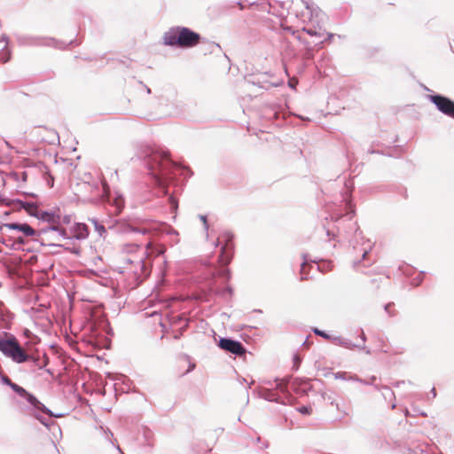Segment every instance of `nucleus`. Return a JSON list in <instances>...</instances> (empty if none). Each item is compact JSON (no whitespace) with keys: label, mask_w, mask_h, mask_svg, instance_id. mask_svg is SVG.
<instances>
[{"label":"nucleus","mask_w":454,"mask_h":454,"mask_svg":"<svg viewBox=\"0 0 454 454\" xmlns=\"http://www.w3.org/2000/svg\"><path fill=\"white\" fill-rule=\"evenodd\" d=\"M143 159L148 175L151 176L162 195L168 196L170 207L176 211L178 202L172 195L168 194V184L175 181L178 175L184 176V178L187 179L192 176V171L172 160L168 152L153 147H146L144 150Z\"/></svg>","instance_id":"nucleus-1"},{"label":"nucleus","mask_w":454,"mask_h":454,"mask_svg":"<svg viewBox=\"0 0 454 454\" xmlns=\"http://www.w3.org/2000/svg\"><path fill=\"white\" fill-rule=\"evenodd\" d=\"M3 334L4 337H0V352L4 356L11 358L16 364L31 361L38 369H43L48 364L47 357L41 363L39 357L27 354L13 334L6 332Z\"/></svg>","instance_id":"nucleus-2"},{"label":"nucleus","mask_w":454,"mask_h":454,"mask_svg":"<svg viewBox=\"0 0 454 454\" xmlns=\"http://www.w3.org/2000/svg\"><path fill=\"white\" fill-rule=\"evenodd\" d=\"M201 36L199 33L186 27H172L163 34L164 45L180 49H189L200 43Z\"/></svg>","instance_id":"nucleus-3"},{"label":"nucleus","mask_w":454,"mask_h":454,"mask_svg":"<svg viewBox=\"0 0 454 454\" xmlns=\"http://www.w3.org/2000/svg\"><path fill=\"white\" fill-rule=\"evenodd\" d=\"M222 237L224 240V245L222 247L218 256L220 266L215 269V274L228 281L231 278V270L227 266L231 263L234 255V235L231 231H226Z\"/></svg>","instance_id":"nucleus-4"},{"label":"nucleus","mask_w":454,"mask_h":454,"mask_svg":"<svg viewBox=\"0 0 454 454\" xmlns=\"http://www.w3.org/2000/svg\"><path fill=\"white\" fill-rule=\"evenodd\" d=\"M343 200L345 201L346 213L342 214L340 212H333L331 215L332 220L338 223V232L340 233L341 231H344L345 233H348L350 231H354L355 235H362V231H360V228L356 222L349 223L348 227L341 225L344 221L350 222L355 215V210L352 207L350 200L346 197L343 198Z\"/></svg>","instance_id":"nucleus-5"},{"label":"nucleus","mask_w":454,"mask_h":454,"mask_svg":"<svg viewBox=\"0 0 454 454\" xmlns=\"http://www.w3.org/2000/svg\"><path fill=\"white\" fill-rule=\"evenodd\" d=\"M114 229L116 232L125 235H145L150 232V230L145 226L144 222L135 220L120 221L115 225L109 227Z\"/></svg>","instance_id":"nucleus-6"},{"label":"nucleus","mask_w":454,"mask_h":454,"mask_svg":"<svg viewBox=\"0 0 454 454\" xmlns=\"http://www.w3.org/2000/svg\"><path fill=\"white\" fill-rule=\"evenodd\" d=\"M28 403L33 406L35 412L33 416L39 420L43 426L49 427L51 420L43 416L40 412L48 415L50 418H59L62 414H55L43 403H41L35 395H29Z\"/></svg>","instance_id":"nucleus-7"},{"label":"nucleus","mask_w":454,"mask_h":454,"mask_svg":"<svg viewBox=\"0 0 454 454\" xmlns=\"http://www.w3.org/2000/svg\"><path fill=\"white\" fill-rule=\"evenodd\" d=\"M427 98L439 112L451 118L454 116V101L452 99L441 94L428 95Z\"/></svg>","instance_id":"nucleus-8"},{"label":"nucleus","mask_w":454,"mask_h":454,"mask_svg":"<svg viewBox=\"0 0 454 454\" xmlns=\"http://www.w3.org/2000/svg\"><path fill=\"white\" fill-rule=\"evenodd\" d=\"M218 347L221 349L230 352L235 356H240L247 353V349L244 345L240 341L231 338H220Z\"/></svg>","instance_id":"nucleus-9"},{"label":"nucleus","mask_w":454,"mask_h":454,"mask_svg":"<svg viewBox=\"0 0 454 454\" xmlns=\"http://www.w3.org/2000/svg\"><path fill=\"white\" fill-rule=\"evenodd\" d=\"M103 190L106 196V200L111 203L115 207V214H120L124 207V198L121 194L116 193L114 197L109 193V186L106 182H103Z\"/></svg>","instance_id":"nucleus-10"},{"label":"nucleus","mask_w":454,"mask_h":454,"mask_svg":"<svg viewBox=\"0 0 454 454\" xmlns=\"http://www.w3.org/2000/svg\"><path fill=\"white\" fill-rule=\"evenodd\" d=\"M27 44L51 46V47L59 48V49L66 47V44L64 43H59L52 37H43V36L29 37Z\"/></svg>","instance_id":"nucleus-11"},{"label":"nucleus","mask_w":454,"mask_h":454,"mask_svg":"<svg viewBox=\"0 0 454 454\" xmlns=\"http://www.w3.org/2000/svg\"><path fill=\"white\" fill-rule=\"evenodd\" d=\"M37 219L50 223V225L60 224V209L54 211H39Z\"/></svg>","instance_id":"nucleus-12"},{"label":"nucleus","mask_w":454,"mask_h":454,"mask_svg":"<svg viewBox=\"0 0 454 454\" xmlns=\"http://www.w3.org/2000/svg\"><path fill=\"white\" fill-rule=\"evenodd\" d=\"M4 227L9 230H14L21 231L25 236L31 237L35 234V231L28 224V223H10L4 224Z\"/></svg>","instance_id":"nucleus-13"},{"label":"nucleus","mask_w":454,"mask_h":454,"mask_svg":"<svg viewBox=\"0 0 454 454\" xmlns=\"http://www.w3.org/2000/svg\"><path fill=\"white\" fill-rule=\"evenodd\" d=\"M74 239L83 240L89 236L88 226L85 223H77L71 229Z\"/></svg>","instance_id":"nucleus-14"},{"label":"nucleus","mask_w":454,"mask_h":454,"mask_svg":"<svg viewBox=\"0 0 454 454\" xmlns=\"http://www.w3.org/2000/svg\"><path fill=\"white\" fill-rule=\"evenodd\" d=\"M56 231L59 233V236L62 239H67V240H73L74 238H73V235L72 236H69L67 232V230L62 228L60 226V224H55V225H50L48 227H45V228H43L39 231V234H42V233H47L48 231Z\"/></svg>","instance_id":"nucleus-15"},{"label":"nucleus","mask_w":454,"mask_h":454,"mask_svg":"<svg viewBox=\"0 0 454 454\" xmlns=\"http://www.w3.org/2000/svg\"><path fill=\"white\" fill-rule=\"evenodd\" d=\"M16 203L20 206V208L24 209L29 215L36 217L39 213L38 206L35 202L23 201L17 200Z\"/></svg>","instance_id":"nucleus-16"},{"label":"nucleus","mask_w":454,"mask_h":454,"mask_svg":"<svg viewBox=\"0 0 454 454\" xmlns=\"http://www.w3.org/2000/svg\"><path fill=\"white\" fill-rule=\"evenodd\" d=\"M334 341L340 347H343V348H348V349H353V348L364 349L365 348V346H364V344H355L349 339H347V338L336 337V338H334Z\"/></svg>","instance_id":"nucleus-17"},{"label":"nucleus","mask_w":454,"mask_h":454,"mask_svg":"<svg viewBox=\"0 0 454 454\" xmlns=\"http://www.w3.org/2000/svg\"><path fill=\"white\" fill-rule=\"evenodd\" d=\"M13 318V314L6 309L3 301H0V320L5 324V328L10 329V326L7 325L11 323Z\"/></svg>","instance_id":"nucleus-18"},{"label":"nucleus","mask_w":454,"mask_h":454,"mask_svg":"<svg viewBox=\"0 0 454 454\" xmlns=\"http://www.w3.org/2000/svg\"><path fill=\"white\" fill-rule=\"evenodd\" d=\"M262 396L269 402H276L282 404H286L287 402L281 399V397L272 389L263 390Z\"/></svg>","instance_id":"nucleus-19"},{"label":"nucleus","mask_w":454,"mask_h":454,"mask_svg":"<svg viewBox=\"0 0 454 454\" xmlns=\"http://www.w3.org/2000/svg\"><path fill=\"white\" fill-rule=\"evenodd\" d=\"M293 386L295 390L301 392V394H307L309 390H310L311 387L309 386V380H302L295 379L293 381Z\"/></svg>","instance_id":"nucleus-20"},{"label":"nucleus","mask_w":454,"mask_h":454,"mask_svg":"<svg viewBox=\"0 0 454 454\" xmlns=\"http://www.w3.org/2000/svg\"><path fill=\"white\" fill-rule=\"evenodd\" d=\"M89 222L93 224L94 229L98 233L99 237L105 239L106 234V227L96 218H89Z\"/></svg>","instance_id":"nucleus-21"},{"label":"nucleus","mask_w":454,"mask_h":454,"mask_svg":"<svg viewBox=\"0 0 454 454\" xmlns=\"http://www.w3.org/2000/svg\"><path fill=\"white\" fill-rule=\"evenodd\" d=\"M348 380L356 381V382H359V383H361L363 385H374V382L377 380V377L376 376H372L371 377V382H366L365 380L359 378L357 375L348 373Z\"/></svg>","instance_id":"nucleus-22"},{"label":"nucleus","mask_w":454,"mask_h":454,"mask_svg":"<svg viewBox=\"0 0 454 454\" xmlns=\"http://www.w3.org/2000/svg\"><path fill=\"white\" fill-rule=\"evenodd\" d=\"M11 388L20 396L25 398L27 402L29 399V395H33L32 394L28 393L24 387L19 386L16 383L12 384Z\"/></svg>","instance_id":"nucleus-23"},{"label":"nucleus","mask_w":454,"mask_h":454,"mask_svg":"<svg viewBox=\"0 0 454 454\" xmlns=\"http://www.w3.org/2000/svg\"><path fill=\"white\" fill-rule=\"evenodd\" d=\"M375 389L377 390H382V395L384 397L385 400H387V399H391L392 397L395 396V394L394 392L392 391V389L390 387H388L387 386H382V387H379L378 385H376L374 383V385H372Z\"/></svg>","instance_id":"nucleus-24"},{"label":"nucleus","mask_w":454,"mask_h":454,"mask_svg":"<svg viewBox=\"0 0 454 454\" xmlns=\"http://www.w3.org/2000/svg\"><path fill=\"white\" fill-rule=\"evenodd\" d=\"M313 262H316V261H313ZM317 263V270L322 271V272H325V271H328L332 269L333 267V263L332 262H327V261H323L321 263Z\"/></svg>","instance_id":"nucleus-25"},{"label":"nucleus","mask_w":454,"mask_h":454,"mask_svg":"<svg viewBox=\"0 0 454 454\" xmlns=\"http://www.w3.org/2000/svg\"><path fill=\"white\" fill-rule=\"evenodd\" d=\"M302 31L311 36L321 37L323 35V33L321 31H317V29L312 28V27H302Z\"/></svg>","instance_id":"nucleus-26"},{"label":"nucleus","mask_w":454,"mask_h":454,"mask_svg":"<svg viewBox=\"0 0 454 454\" xmlns=\"http://www.w3.org/2000/svg\"><path fill=\"white\" fill-rule=\"evenodd\" d=\"M137 264L139 265L140 267V270H141V275L143 276H148L149 275V270H148V267L145 263V262L143 260V259H140L138 262H137Z\"/></svg>","instance_id":"nucleus-27"},{"label":"nucleus","mask_w":454,"mask_h":454,"mask_svg":"<svg viewBox=\"0 0 454 454\" xmlns=\"http://www.w3.org/2000/svg\"><path fill=\"white\" fill-rule=\"evenodd\" d=\"M59 247H65L66 250L69 251L70 253L72 254H80V247H69L66 245H58Z\"/></svg>","instance_id":"nucleus-28"},{"label":"nucleus","mask_w":454,"mask_h":454,"mask_svg":"<svg viewBox=\"0 0 454 454\" xmlns=\"http://www.w3.org/2000/svg\"><path fill=\"white\" fill-rule=\"evenodd\" d=\"M308 266L307 260L304 258L303 262L301 265V280L307 278L308 273L306 272V267Z\"/></svg>","instance_id":"nucleus-29"},{"label":"nucleus","mask_w":454,"mask_h":454,"mask_svg":"<svg viewBox=\"0 0 454 454\" xmlns=\"http://www.w3.org/2000/svg\"><path fill=\"white\" fill-rule=\"evenodd\" d=\"M72 222V215H60V226L62 224H69L70 223Z\"/></svg>","instance_id":"nucleus-30"},{"label":"nucleus","mask_w":454,"mask_h":454,"mask_svg":"<svg viewBox=\"0 0 454 454\" xmlns=\"http://www.w3.org/2000/svg\"><path fill=\"white\" fill-rule=\"evenodd\" d=\"M0 380L2 381L3 384L12 387V385L14 384V382H12L9 377H7L6 375H4L2 374V372H0Z\"/></svg>","instance_id":"nucleus-31"},{"label":"nucleus","mask_w":454,"mask_h":454,"mask_svg":"<svg viewBox=\"0 0 454 454\" xmlns=\"http://www.w3.org/2000/svg\"><path fill=\"white\" fill-rule=\"evenodd\" d=\"M424 274H425V272L421 271L418 277H416L415 278H413L411 280V285L419 286L422 282V280H423V275Z\"/></svg>","instance_id":"nucleus-32"},{"label":"nucleus","mask_w":454,"mask_h":454,"mask_svg":"<svg viewBox=\"0 0 454 454\" xmlns=\"http://www.w3.org/2000/svg\"><path fill=\"white\" fill-rule=\"evenodd\" d=\"M348 373L346 372H338L334 374L335 379L341 380H348Z\"/></svg>","instance_id":"nucleus-33"},{"label":"nucleus","mask_w":454,"mask_h":454,"mask_svg":"<svg viewBox=\"0 0 454 454\" xmlns=\"http://www.w3.org/2000/svg\"><path fill=\"white\" fill-rule=\"evenodd\" d=\"M298 411L303 415H309L312 411V409L310 406H301L298 409Z\"/></svg>","instance_id":"nucleus-34"},{"label":"nucleus","mask_w":454,"mask_h":454,"mask_svg":"<svg viewBox=\"0 0 454 454\" xmlns=\"http://www.w3.org/2000/svg\"><path fill=\"white\" fill-rule=\"evenodd\" d=\"M314 333L318 335V336H321L323 337L324 339H329L330 338V335L328 333H326L325 332L322 331V330H319L317 328H315L313 330Z\"/></svg>","instance_id":"nucleus-35"},{"label":"nucleus","mask_w":454,"mask_h":454,"mask_svg":"<svg viewBox=\"0 0 454 454\" xmlns=\"http://www.w3.org/2000/svg\"><path fill=\"white\" fill-rule=\"evenodd\" d=\"M200 219L202 221L203 226H204V230L207 231V237H208L207 231H208L209 226H208V223H207V215H200Z\"/></svg>","instance_id":"nucleus-36"},{"label":"nucleus","mask_w":454,"mask_h":454,"mask_svg":"<svg viewBox=\"0 0 454 454\" xmlns=\"http://www.w3.org/2000/svg\"><path fill=\"white\" fill-rule=\"evenodd\" d=\"M178 321H184V325H181L180 328H179V332H182L184 333V332L188 328V325H189V319H184L183 317H178Z\"/></svg>","instance_id":"nucleus-37"},{"label":"nucleus","mask_w":454,"mask_h":454,"mask_svg":"<svg viewBox=\"0 0 454 454\" xmlns=\"http://www.w3.org/2000/svg\"><path fill=\"white\" fill-rule=\"evenodd\" d=\"M232 292V288L231 286H227L226 288L220 290L218 293L220 295L224 296L225 294L231 295Z\"/></svg>","instance_id":"nucleus-38"},{"label":"nucleus","mask_w":454,"mask_h":454,"mask_svg":"<svg viewBox=\"0 0 454 454\" xmlns=\"http://www.w3.org/2000/svg\"><path fill=\"white\" fill-rule=\"evenodd\" d=\"M227 231H224L223 232L221 233L220 237L215 241L214 245L215 247H219L221 246V247L224 245V240L223 239V234L224 232H226Z\"/></svg>","instance_id":"nucleus-39"},{"label":"nucleus","mask_w":454,"mask_h":454,"mask_svg":"<svg viewBox=\"0 0 454 454\" xmlns=\"http://www.w3.org/2000/svg\"><path fill=\"white\" fill-rule=\"evenodd\" d=\"M301 362V359L300 358V356L298 355H294V367L295 368V370L298 369Z\"/></svg>","instance_id":"nucleus-40"},{"label":"nucleus","mask_w":454,"mask_h":454,"mask_svg":"<svg viewBox=\"0 0 454 454\" xmlns=\"http://www.w3.org/2000/svg\"><path fill=\"white\" fill-rule=\"evenodd\" d=\"M10 59V52L9 51H4L3 57H0V60L3 63H6Z\"/></svg>","instance_id":"nucleus-41"},{"label":"nucleus","mask_w":454,"mask_h":454,"mask_svg":"<svg viewBox=\"0 0 454 454\" xmlns=\"http://www.w3.org/2000/svg\"><path fill=\"white\" fill-rule=\"evenodd\" d=\"M276 387L282 393H286V386L282 381L277 383Z\"/></svg>","instance_id":"nucleus-42"},{"label":"nucleus","mask_w":454,"mask_h":454,"mask_svg":"<svg viewBox=\"0 0 454 454\" xmlns=\"http://www.w3.org/2000/svg\"><path fill=\"white\" fill-rule=\"evenodd\" d=\"M105 434L106 439L108 440L113 445H114V442L112 441V438L114 437L113 433L109 429H107L106 431H105Z\"/></svg>","instance_id":"nucleus-43"},{"label":"nucleus","mask_w":454,"mask_h":454,"mask_svg":"<svg viewBox=\"0 0 454 454\" xmlns=\"http://www.w3.org/2000/svg\"><path fill=\"white\" fill-rule=\"evenodd\" d=\"M392 306V303L389 302V303H387L385 306H384V309L385 311L389 315V316H394V314L390 311V307Z\"/></svg>","instance_id":"nucleus-44"},{"label":"nucleus","mask_w":454,"mask_h":454,"mask_svg":"<svg viewBox=\"0 0 454 454\" xmlns=\"http://www.w3.org/2000/svg\"><path fill=\"white\" fill-rule=\"evenodd\" d=\"M371 248H372V246L369 245L367 248L364 249L363 255H362L363 259H365V257L368 254V253L371 250Z\"/></svg>","instance_id":"nucleus-45"},{"label":"nucleus","mask_w":454,"mask_h":454,"mask_svg":"<svg viewBox=\"0 0 454 454\" xmlns=\"http://www.w3.org/2000/svg\"><path fill=\"white\" fill-rule=\"evenodd\" d=\"M360 338H361V340H362V343H361V344H364V343H365V341H366V336H365V334H364V331H363V330H361Z\"/></svg>","instance_id":"nucleus-46"},{"label":"nucleus","mask_w":454,"mask_h":454,"mask_svg":"<svg viewBox=\"0 0 454 454\" xmlns=\"http://www.w3.org/2000/svg\"><path fill=\"white\" fill-rule=\"evenodd\" d=\"M1 42H4V43H5V46H6V45H7V43H8V37H7V35H3L1 36Z\"/></svg>","instance_id":"nucleus-47"},{"label":"nucleus","mask_w":454,"mask_h":454,"mask_svg":"<svg viewBox=\"0 0 454 454\" xmlns=\"http://www.w3.org/2000/svg\"><path fill=\"white\" fill-rule=\"evenodd\" d=\"M182 335H183V333L178 331L175 333L174 338L177 340V339L181 338Z\"/></svg>","instance_id":"nucleus-48"},{"label":"nucleus","mask_w":454,"mask_h":454,"mask_svg":"<svg viewBox=\"0 0 454 454\" xmlns=\"http://www.w3.org/2000/svg\"><path fill=\"white\" fill-rule=\"evenodd\" d=\"M430 394L432 395V398H435L436 396V390L435 387H433L430 391Z\"/></svg>","instance_id":"nucleus-49"},{"label":"nucleus","mask_w":454,"mask_h":454,"mask_svg":"<svg viewBox=\"0 0 454 454\" xmlns=\"http://www.w3.org/2000/svg\"><path fill=\"white\" fill-rule=\"evenodd\" d=\"M326 35L327 37L324 41L331 40L334 36L332 33H327Z\"/></svg>","instance_id":"nucleus-50"},{"label":"nucleus","mask_w":454,"mask_h":454,"mask_svg":"<svg viewBox=\"0 0 454 454\" xmlns=\"http://www.w3.org/2000/svg\"><path fill=\"white\" fill-rule=\"evenodd\" d=\"M404 383H405V381H403V380H402V381H397V382H395V385H394V386H395V387H400V385H401V384H404Z\"/></svg>","instance_id":"nucleus-51"},{"label":"nucleus","mask_w":454,"mask_h":454,"mask_svg":"<svg viewBox=\"0 0 454 454\" xmlns=\"http://www.w3.org/2000/svg\"><path fill=\"white\" fill-rule=\"evenodd\" d=\"M194 368H195V364H192L189 365V369H188L187 372H189L192 371Z\"/></svg>","instance_id":"nucleus-52"},{"label":"nucleus","mask_w":454,"mask_h":454,"mask_svg":"<svg viewBox=\"0 0 454 454\" xmlns=\"http://www.w3.org/2000/svg\"><path fill=\"white\" fill-rule=\"evenodd\" d=\"M303 2V4H305V7L306 9H309V4L308 1H305V0H301Z\"/></svg>","instance_id":"nucleus-53"},{"label":"nucleus","mask_w":454,"mask_h":454,"mask_svg":"<svg viewBox=\"0 0 454 454\" xmlns=\"http://www.w3.org/2000/svg\"><path fill=\"white\" fill-rule=\"evenodd\" d=\"M115 447H116V449L118 450V451L120 452V454H124V453L121 451V448H120V446H119L118 444H117Z\"/></svg>","instance_id":"nucleus-54"},{"label":"nucleus","mask_w":454,"mask_h":454,"mask_svg":"<svg viewBox=\"0 0 454 454\" xmlns=\"http://www.w3.org/2000/svg\"><path fill=\"white\" fill-rule=\"evenodd\" d=\"M74 43V41L71 40L68 44L73 45Z\"/></svg>","instance_id":"nucleus-55"},{"label":"nucleus","mask_w":454,"mask_h":454,"mask_svg":"<svg viewBox=\"0 0 454 454\" xmlns=\"http://www.w3.org/2000/svg\"><path fill=\"white\" fill-rule=\"evenodd\" d=\"M19 240H20V243H23L24 242L22 238H20Z\"/></svg>","instance_id":"nucleus-56"},{"label":"nucleus","mask_w":454,"mask_h":454,"mask_svg":"<svg viewBox=\"0 0 454 454\" xmlns=\"http://www.w3.org/2000/svg\"><path fill=\"white\" fill-rule=\"evenodd\" d=\"M286 399H287V401L289 402V401H290V399H291L292 397H291L290 395H288V396H286Z\"/></svg>","instance_id":"nucleus-57"},{"label":"nucleus","mask_w":454,"mask_h":454,"mask_svg":"<svg viewBox=\"0 0 454 454\" xmlns=\"http://www.w3.org/2000/svg\"><path fill=\"white\" fill-rule=\"evenodd\" d=\"M268 446H269V444L267 442L263 444L264 448H268Z\"/></svg>","instance_id":"nucleus-58"},{"label":"nucleus","mask_w":454,"mask_h":454,"mask_svg":"<svg viewBox=\"0 0 454 454\" xmlns=\"http://www.w3.org/2000/svg\"><path fill=\"white\" fill-rule=\"evenodd\" d=\"M147 93H151V90L149 88L146 89Z\"/></svg>","instance_id":"nucleus-59"},{"label":"nucleus","mask_w":454,"mask_h":454,"mask_svg":"<svg viewBox=\"0 0 454 454\" xmlns=\"http://www.w3.org/2000/svg\"><path fill=\"white\" fill-rule=\"evenodd\" d=\"M392 409H395V404L393 403L392 406H391Z\"/></svg>","instance_id":"nucleus-60"},{"label":"nucleus","mask_w":454,"mask_h":454,"mask_svg":"<svg viewBox=\"0 0 454 454\" xmlns=\"http://www.w3.org/2000/svg\"><path fill=\"white\" fill-rule=\"evenodd\" d=\"M326 234H327V236H330V231L329 230L326 231Z\"/></svg>","instance_id":"nucleus-61"}]
</instances>
